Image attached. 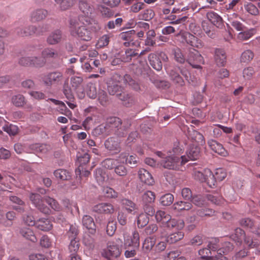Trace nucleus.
Returning a JSON list of instances; mask_svg holds the SVG:
<instances>
[{"label": "nucleus", "mask_w": 260, "mask_h": 260, "mask_svg": "<svg viewBox=\"0 0 260 260\" xmlns=\"http://www.w3.org/2000/svg\"><path fill=\"white\" fill-rule=\"evenodd\" d=\"M88 18L79 16L71 19L69 24V31L71 35L84 41H90L100 27L92 25L87 26L85 22H88Z\"/></svg>", "instance_id": "obj_1"}, {"label": "nucleus", "mask_w": 260, "mask_h": 260, "mask_svg": "<svg viewBox=\"0 0 260 260\" xmlns=\"http://www.w3.org/2000/svg\"><path fill=\"white\" fill-rule=\"evenodd\" d=\"M32 203L41 212L45 214H49L51 210L49 207L43 204L45 201L53 210L59 211L61 210V207L56 200L48 196H45L43 200L41 197L38 193H32L29 197Z\"/></svg>", "instance_id": "obj_2"}, {"label": "nucleus", "mask_w": 260, "mask_h": 260, "mask_svg": "<svg viewBox=\"0 0 260 260\" xmlns=\"http://www.w3.org/2000/svg\"><path fill=\"white\" fill-rule=\"evenodd\" d=\"M156 154L162 158L160 161V166L168 169L178 170L180 166L188 161L185 155H182L180 157L174 155L164 157L165 155L160 151H157Z\"/></svg>", "instance_id": "obj_3"}, {"label": "nucleus", "mask_w": 260, "mask_h": 260, "mask_svg": "<svg viewBox=\"0 0 260 260\" xmlns=\"http://www.w3.org/2000/svg\"><path fill=\"white\" fill-rule=\"evenodd\" d=\"M124 245L127 249L124 252V255L126 258L135 256L137 254V251L140 246V236L137 231L133 233V236L131 238L126 239L124 235Z\"/></svg>", "instance_id": "obj_4"}, {"label": "nucleus", "mask_w": 260, "mask_h": 260, "mask_svg": "<svg viewBox=\"0 0 260 260\" xmlns=\"http://www.w3.org/2000/svg\"><path fill=\"white\" fill-rule=\"evenodd\" d=\"M232 238L237 243L241 244L242 240H244L245 243L250 248H256L260 252V245L257 241H253L249 236H246L244 231L240 229L237 228L235 230L234 234L232 235Z\"/></svg>", "instance_id": "obj_5"}, {"label": "nucleus", "mask_w": 260, "mask_h": 260, "mask_svg": "<svg viewBox=\"0 0 260 260\" xmlns=\"http://www.w3.org/2000/svg\"><path fill=\"white\" fill-rule=\"evenodd\" d=\"M63 78L62 73L55 71L42 74L41 80L44 84L47 86H51L54 84L59 83Z\"/></svg>", "instance_id": "obj_6"}, {"label": "nucleus", "mask_w": 260, "mask_h": 260, "mask_svg": "<svg viewBox=\"0 0 260 260\" xmlns=\"http://www.w3.org/2000/svg\"><path fill=\"white\" fill-rule=\"evenodd\" d=\"M186 60L193 68L196 69H201V64L204 62L203 57L195 49L189 51Z\"/></svg>", "instance_id": "obj_7"}, {"label": "nucleus", "mask_w": 260, "mask_h": 260, "mask_svg": "<svg viewBox=\"0 0 260 260\" xmlns=\"http://www.w3.org/2000/svg\"><path fill=\"white\" fill-rule=\"evenodd\" d=\"M120 253L119 247L114 244H108L107 249H104L101 252L102 256L109 260L118 257Z\"/></svg>", "instance_id": "obj_8"}, {"label": "nucleus", "mask_w": 260, "mask_h": 260, "mask_svg": "<svg viewBox=\"0 0 260 260\" xmlns=\"http://www.w3.org/2000/svg\"><path fill=\"white\" fill-rule=\"evenodd\" d=\"M135 33V30L132 29L120 34L119 38L123 41V45L125 47L140 45L139 42L134 41Z\"/></svg>", "instance_id": "obj_9"}, {"label": "nucleus", "mask_w": 260, "mask_h": 260, "mask_svg": "<svg viewBox=\"0 0 260 260\" xmlns=\"http://www.w3.org/2000/svg\"><path fill=\"white\" fill-rule=\"evenodd\" d=\"M93 211L99 214H112L114 213L115 209L110 203H101L95 205Z\"/></svg>", "instance_id": "obj_10"}, {"label": "nucleus", "mask_w": 260, "mask_h": 260, "mask_svg": "<svg viewBox=\"0 0 260 260\" xmlns=\"http://www.w3.org/2000/svg\"><path fill=\"white\" fill-rule=\"evenodd\" d=\"M48 11L44 9H37L33 10L30 15V21L36 22L44 20L48 15Z\"/></svg>", "instance_id": "obj_11"}, {"label": "nucleus", "mask_w": 260, "mask_h": 260, "mask_svg": "<svg viewBox=\"0 0 260 260\" xmlns=\"http://www.w3.org/2000/svg\"><path fill=\"white\" fill-rule=\"evenodd\" d=\"M138 176L141 181L148 185H153L154 180L148 171L144 169H140L138 171Z\"/></svg>", "instance_id": "obj_12"}, {"label": "nucleus", "mask_w": 260, "mask_h": 260, "mask_svg": "<svg viewBox=\"0 0 260 260\" xmlns=\"http://www.w3.org/2000/svg\"><path fill=\"white\" fill-rule=\"evenodd\" d=\"M183 37L186 42L193 47L201 48L203 46V44L200 39L189 32L184 33Z\"/></svg>", "instance_id": "obj_13"}, {"label": "nucleus", "mask_w": 260, "mask_h": 260, "mask_svg": "<svg viewBox=\"0 0 260 260\" xmlns=\"http://www.w3.org/2000/svg\"><path fill=\"white\" fill-rule=\"evenodd\" d=\"M208 144L210 148L215 152L223 156L228 155V152L223 148V146L217 141L210 140L208 141Z\"/></svg>", "instance_id": "obj_14"}, {"label": "nucleus", "mask_w": 260, "mask_h": 260, "mask_svg": "<svg viewBox=\"0 0 260 260\" xmlns=\"http://www.w3.org/2000/svg\"><path fill=\"white\" fill-rule=\"evenodd\" d=\"M16 32L19 36L27 37L32 35L34 34L37 35H40L37 28L33 25H30L28 27L23 28H18L16 29Z\"/></svg>", "instance_id": "obj_15"}, {"label": "nucleus", "mask_w": 260, "mask_h": 260, "mask_svg": "<svg viewBox=\"0 0 260 260\" xmlns=\"http://www.w3.org/2000/svg\"><path fill=\"white\" fill-rule=\"evenodd\" d=\"M214 58L218 66H224L226 61V55L224 50L221 49H216Z\"/></svg>", "instance_id": "obj_16"}, {"label": "nucleus", "mask_w": 260, "mask_h": 260, "mask_svg": "<svg viewBox=\"0 0 260 260\" xmlns=\"http://www.w3.org/2000/svg\"><path fill=\"white\" fill-rule=\"evenodd\" d=\"M164 227H166L170 230L175 229L181 230L184 227V222L182 219H176L175 218H172L171 217L170 220L167 221Z\"/></svg>", "instance_id": "obj_17"}, {"label": "nucleus", "mask_w": 260, "mask_h": 260, "mask_svg": "<svg viewBox=\"0 0 260 260\" xmlns=\"http://www.w3.org/2000/svg\"><path fill=\"white\" fill-rule=\"evenodd\" d=\"M186 158L189 160H194L198 159L200 156V148L198 146H190L186 152Z\"/></svg>", "instance_id": "obj_18"}, {"label": "nucleus", "mask_w": 260, "mask_h": 260, "mask_svg": "<svg viewBox=\"0 0 260 260\" xmlns=\"http://www.w3.org/2000/svg\"><path fill=\"white\" fill-rule=\"evenodd\" d=\"M240 224L243 227L249 229L251 232L260 237V228L255 229L254 228V222L251 219L249 218H243L240 220Z\"/></svg>", "instance_id": "obj_19"}, {"label": "nucleus", "mask_w": 260, "mask_h": 260, "mask_svg": "<svg viewBox=\"0 0 260 260\" xmlns=\"http://www.w3.org/2000/svg\"><path fill=\"white\" fill-rule=\"evenodd\" d=\"M83 225L89 231V232L93 234L95 233V224L93 218L89 215H84L82 218Z\"/></svg>", "instance_id": "obj_20"}, {"label": "nucleus", "mask_w": 260, "mask_h": 260, "mask_svg": "<svg viewBox=\"0 0 260 260\" xmlns=\"http://www.w3.org/2000/svg\"><path fill=\"white\" fill-rule=\"evenodd\" d=\"M62 204L66 209L70 211L71 214L79 213V209L76 202L65 199L62 201Z\"/></svg>", "instance_id": "obj_21"}, {"label": "nucleus", "mask_w": 260, "mask_h": 260, "mask_svg": "<svg viewBox=\"0 0 260 260\" xmlns=\"http://www.w3.org/2000/svg\"><path fill=\"white\" fill-rule=\"evenodd\" d=\"M108 91L109 94L111 95H119L122 91V87L120 82H109L108 84Z\"/></svg>", "instance_id": "obj_22"}, {"label": "nucleus", "mask_w": 260, "mask_h": 260, "mask_svg": "<svg viewBox=\"0 0 260 260\" xmlns=\"http://www.w3.org/2000/svg\"><path fill=\"white\" fill-rule=\"evenodd\" d=\"M41 55L42 57L43 58L45 61L51 59H55L59 57L58 52L54 49L49 47L43 49Z\"/></svg>", "instance_id": "obj_23"}, {"label": "nucleus", "mask_w": 260, "mask_h": 260, "mask_svg": "<svg viewBox=\"0 0 260 260\" xmlns=\"http://www.w3.org/2000/svg\"><path fill=\"white\" fill-rule=\"evenodd\" d=\"M79 7L82 13L87 16L91 14L93 10V7L88 0H80Z\"/></svg>", "instance_id": "obj_24"}, {"label": "nucleus", "mask_w": 260, "mask_h": 260, "mask_svg": "<svg viewBox=\"0 0 260 260\" xmlns=\"http://www.w3.org/2000/svg\"><path fill=\"white\" fill-rule=\"evenodd\" d=\"M138 158L136 155L128 156L127 153H121L119 156L120 162L125 163L129 165H136L138 162Z\"/></svg>", "instance_id": "obj_25"}, {"label": "nucleus", "mask_w": 260, "mask_h": 260, "mask_svg": "<svg viewBox=\"0 0 260 260\" xmlns=\"http://www.w3.org/2000/svg\"><path fill=\"white\" fill-rule=\"evenodd\" d=\"M62 34L60 30H55L52 32L47 39V43L50 45H55L60 42Z\"/></svg>", "instance_id": "obj_26"}, {"label": "nucleus", "mask_w": 260, "mask_h": 260, "mask_svg": "<svg viewBox=\"0 0 260 260\" xmlns=\"http://www.w3.org/2000/svg\"><path fill=\"white\" fill-rule=\"evenodd\" d=\"M155 217L157 222L165 226L167 221L170 220L171 215L164 211L158 210L155 214Z\"/></svg>", "instance_id": "obj_27"}, {"label": "nucleus", "mask_w": 260, "mask_h": 260, "mask_svg": "<svg viewBox=\"0 0 260 260\" xmlns=\"http://www.w3.org/2000/svg\"><path fill=\"white\" fill-rule=\"evenodd\" d=\"M20 234L26 239L30 240L32 242H36L37 239L34 233V231L29 228H22L20 229Z\"/></svg>", "instance_id": "obj_28"}, {"label": "nucleus", "mask_w": 260, "mask_h": 260, "mask_svg": "<svg viewBox=\"0 0 260 260\" xmlns=\"http://www.w3.org/2000/svg\"><path fill=\"white\" fill-rule=\"evenodd\" d=\"M179 69L177 68L172 70L170 72V77L174 83L182 86L184 85V81L179 75Z\"/></svg>", "instance_id": "obj_29"}, {"label": "nucleus", "mask_w": 260, "mask_h": 260, "mask_svg": "<svg viewBox=\"0 0 260 260\" xmlns=\"http://www.w3.org/2000/svg\"><path fill=\"white\" fill-rule=\"evenodd\" d=\"M36 227L43 231H48L52 228V224L49 219L41 218L36 221Z\"/></svg>", "instance_id": "obj_30"}, {"label": "nucleus", "mask_w": 260, "mask_h": 260, "mask_svg": "<svg viewBox=\"0 0 260 260\" xmlns=\"http://www.w3.org/2000/svg\"><path fill=\"white\" fill-rule=\"evenodd\" d=\"M225 248H221L217 250V253L218 255L215 256L214 258L215 260H226V257L223 256L227 254L231 249H233V245L230 242L225 243Z\"/></svg>", "instance_id": "obj_31"}, {"label": "nucleus", "mask_w": 260, "mask_h": 260, "mask_svg": "<svg viewBox=\"0 0 260 260\" xmlns=\"http://www.w3.org/2000/svg\"><path fill=\"white\" fill-rule=\"evenodd\" d=\"M117 97L126 107H131L135 103V99L133 96L125 92H122Z\"/></svg>", "instance_id": "obj_32"}, {"label": "nucleus", "mask_w": 260, "mask_h": 260, "mask_svg": "<svg viewBox=\"0 0 260 260\" xmlns=\"http://www.w3.org/2000/svg\"><path fill=\"white\" fill-rule=\"evenodd\" d=\"M105 147L109 151H114L115 153L120 151L119 143L113 138H109L105 142Z\"/></svg>", "instance_id": "obj_33"}, {"label": "nucleus", "mask_w": 260, "mask_h": 260, "mask_svg": "<svg viewBox=\"0 0 260 260\" xmlns=\"http://www.w3.org/2000/svg\"><path fill=\"white\" fill-rule=\"evenodd\" d=\"M207 17L212 24L217 27L220 26L222 23V19L221 17L213 11L208 12L207 14Z\"/></svg>", "instance_id": "obj_34"}, {"label": "nucleus", "mask_w": 260, "mask_h": 260, "mask_svg": "<svg viewBox=\"0 0 260 260\" xmlns=\"http://www.w3.org/2000/svg\"><path fill=\"white\" fill-rule=\"evenodd\" d=\"M120 203L128 213H132L137 209L136 204L130 200L122 199L120 201Z\"/></svg>", "instance_id": "obj_35"}, {"label": "nucleus", "mask_w": 260, "mask_h": 260, "mask_svg": "<svg viewBox=\"0 0 260 260\" xmlns=\"http://www.w3.org/2000/svg\"><path fill=\"white\" fill-rule=\"evenodd\" d=\"M205 179L204 182H206L208 185L210 187H213L216 185V179L211 171L209 169H205Z\"/></svg>", "instance_id": "obj_36"}, {"label": "nucleus", "mask_w": 260, "mask_h": 260, "mask_svg": "<svg viewBox=\"0 0 260 260\" xmlns=\"http://www.w3.org/2000/svg\"><path fill=\"white\" fill-rule=\"evenodd\" d=\"M192 208V204L189 202L179 201L176 202L173 205L174 210L180 212L184 210H189Z\"/></svg>", "instance_id": "obj_37"}, {"label": "nucleus", "mask_w": 260, "mask_h": 260, "mask_svg": "<svg viewBox=\"0 0 260 260\" xmlns=\"http://www.w3.org/2000/svg\"><path fill=\"white\" fill-rule=\"evenodd\" d=\"M77 163L79 166L76 170V173L79 172L81 174V171H82V165L87 164L90 160V156L87 153H84L82 156L78 155Z\"/></svg>", "instance_id": "obj_38"}, {"label": "nucleus", "mask_w": 260, "mask_h": 260, "mask_svg": "<svg viewBox=\"0 0 260 260\" xmlns=\"http://www.w3.org/2000/svg\"><path fill=\"white\" fill-rule=\"evenodd\" d=\"M59 5L61 10L65 11L72 7L77 3V0H54Z\"/></svg>", "instance_id": "obj_39"}, {"label": "nucleus", "mask_w": 260, "mask_h": 260, "mask_svg": "<svg viewBox=\"0 0 260 260\" xmlns=\"http://www.w3.org/2000/svg\"><path fill=\"white\" fill-rule=\"evenodd\" d=\"M10 200L13 203L18 204L17 206H14V209L19 212L22 213L25 211V204L23 201L16 196H10Z\"/></svg>", "instance_id": "obj_40"}, {"label": "nucleus", "mask_w": 260, "mask_h": 260, "mask_svg": "<svg viewBox=\"0 0 260 260\" xmlns=\"http://www.w3.org/2000/svg\"><path fill=\"white\" fill-rule=\"evenodd\" d=\"M256 33L255 28H250L247 30H243L239 32L237 39L240 41H246L251 38Z\"/></svg>", "instance_id": "obj_41"}, {"label": "nucleus", "mask_w": 260, "mask_h": 260, "mask_svg": "<svg viewBox=\"0 0 260 260\" xmlns=\"http://www.w3.org/2000/svg\"><path fill=\"white\" fill-rule=\"evenodd\" d=\"M184 236V233L181 231H179L170 234L169 236L166 237V240L168 243L172 244L176 243L178 241L182 239Z\"/></svg>", "instance_id": "obj_42"}, {"label": "nucleus", "mask_w": 260, "mask_h": 260, "mask_svg": "<svg viewBox=\"0 0 260 260\" xmlns=\"http://www.w3.org/2000/svg\"><path fill=\"white\" fill-rule=\"evenodd\" d=\"M98 9L103 18L109 19L114 16V12L110 8L103 5H99Z\"/></svg>", "instance_id": "obj_43"}, {"label": "nucleus", "mask_w": 260, "mask_h": 260, "mask_svg": "<svg viewBox=\"0 0 260 260\" xmlns=\"http://www.w3.org/2000/svg\"><path fill=\"white\" fill-rule=\"evenodd\" d=\"M31 149L37 153L46 154L50 149V146L44 144H35L31 146Z\"/></svg>", "instance_id": "obj_44"}, {"label": "nucleus", "mask_w": 260, "mask_h": 260, "mask_svg": "<svg viewBox=\"0 0 260 260\" xmlns=\"http://www.w3.org/2000/svg\"><path fill=\"white\" fill-rule=\"evenodd\" d=\"M155 242V239L154 238L151 237L146 238L142 245L143 250L146 252L150 251L154 247Z\"/></svg>", "instance_id": "obj_45"}, {"label": "nucleus", "mask_w": 260, "mask_h": 260, "mask_svg": "<svg viewBox=\"0 0 260 260\" xmlns=\"http://www.w3.org/2000/svg\"><path fill=\"white\" fill-rule=\"evenodd\" d=\"M254 56V54L252 50H246L241 54L240 61L241 62L248 63L252 60Z\"/></svg>", "instance_id": "obj_46"}, {"label": "nucleus", "mask_w": 260, "mask_h": 260, "mask_svg": "<svg viewBox=\"0 0 260 260\" xmlns=\"http://www.w3.org/2000/svg\"><path fill=\"white\" fill-rule=\"evenodd\" d=\"M54 175L56 178L61 180H68L71 178V174L64 169H58L54 172Z\"/></svg>", "instance_id": "obj_47"}, {"label": "nucleus", "mask_w": 260, "mask_h": 260, "mask_svg": "<svg viewBox=\"0 0 260 260\" xmlns=\"http://www.w3.org/2000/svg\"><path fill=\"white\" fill-rule=\"evenodd\" d=\"M110 34L104 35L101 37L96 44V48H102L108 46L110 42Z\"/></svg>", "instance_id": "obj_48"}, {"label": "nucleus", "mask_w": 260, "mask_h": 260, "mask_svg": "<svg viewBox=\"0 0 260 260\" xmlns=\"http://www.w3.org/2000/svg\"><path fill=\"white\" fill-rule=\"evenodd\" d=\"M196 213L201 217H210L215 215V211L210 208H201L198 209Z\"/></svg>", "instance_id": "obj_49"}, {"label": "nucleus", "mask_w": 260, "mask_h": 260, "mask_svg": "<svg viewBox=\"0 0 260 260\" xmlns=\"http://www.w3.org/2000/svg\"><path fill=\"white\" fill-rule=\"evenodd\" d=\"M12 102L14 105L18 107H21L26 104L25 97L22 94L13 96L12 98Z\"/></svg>", "instance_id": "obj_50"}, {"label": "nucleus", "mask_w": 260, "mask_h": 260, "mask_svg": "<svg viewBox=\"0 0 260 260\" xmlns=\"http://www.w3.org/2000/svg\"><path fill=\"white\" fill-rule=\"evenodd\" d=\"M124 82L126 84H128L132 88L136 90L140 89L139 84L136 82L130 75H125L123 77Z\"/></svg>", "instance_id": "obj_51"}, {"label": "nucleus", "mask_w": 260, "mask_h": 260, "mask_svg": "<svg viewBox=\"0 0 260 260\" xmlns=\"http://www.w3.org/2000/svg\"><path fill=\"white\" fill-rule=\"evenodd\" d=\"M149 222V218L144 213L140 214L137 218V224L139 228H142Z\"/></svg>", "instance_id": "obj_52"}, {"label": "nucleus", "mask_w": 260, "mask_h": 260, "mask_svg": "<svg viewBox=\"0 0 260 260\" xmlns=\"http://www.w3.org/2000/svg\"><path fill=\"white\" fill-rule=\"evenodd\" d=\"M174 201V196L171 193H167L161 196L160 199V202L163 206H169L171 205Z\"/></svg>", "instance_id": "obj_53"}, {"label": "nucleus", "mask_w": 260, "mask_h": 260, "mask_svg": "<svg viewBox=\"0 0 260 260\" xmlns=\"http://www.w3.org/2000/svg\"><path fill=\"white\" fill-rule=\"evenodd\" d=\"M155 199L154 192L151 191H146L142 196V200L146 204L154 202Z\"/></svg>", "instance_id": "obj_54"}, {"label": "nucleus", "mask_w": 260, "mask_h": 260, "mask_svg": "<svg viewBox=\"0 0 260 260\" xmlns=\"http://www.w3.org/2000/svg\"><path fill=\"white\" fill-rule=\"evenodd\" d=\"M103 192L105 196L109 199H116L118 197V192L112 188L106 187L103 188Z\"/></svg>", "instance_id": "obj_55"}, {"label": "nucleus", "mask_w": 260, "mask_h": 260, "mask_svg": "<svg viewBox=\"0 0 260 260\" xmlns=\"http://www.w3.org/2000/svg\"><path fill=\"white\" fill-rule=\"evenodd\" d=\"M86 93L89 98L95 99L96 97L97 92L95 85L93 83H89L87 85Z\"/></svg>", "instance_id": "obj_56"}, {"label": "nucleus", "mask_w": 260, "mask_h": 260, "mask_svg": "<svg viewBox=\"0 0 260 260\" xmlns=\"http://www.w3.org/2000/svg\"><path fill=\"white\" fill-rule=\"evenodd\" d=\"M105 175V174L103 173L102 169H98L96 170L95 172V177L99 185H102L104 184L106 179Z\"/></svg>", "instance_id": "obj_57"}, {"label": "nucleus", "mask_w": 260, "mask_h": 260, "mask_svg": "<svg viewBox=\"0 0 260 260\" xmlns=\"http://www.w3.org/2000/svg\"><path fill=\"white\" fill-rule=\"evenodd\" d=\"M119 161V158L118 159H113L112 158H107L102 162V165L106 169L111 170L115 168L116 162Z\"/></svg>", "instance_id": "obj_58"}, {"label": "nucleus", "mask_w": 260, "mask_h": 260, "mask_svg": "<svg viewBox=\"0 0 260 260\" xmlns=\"http://www.w3.org/2000/svg\"><path fill=\"white\" fill-rule=\"evenodd\" d=\"M122 22V19L121 18H118L115 21H109L105 26L106 29H114L116 26L119 27L121 25Z\"/></svg>", "instance_id": "obj_59"}, {"label": "nucleus", "mask_w": 260, "mask_h": 260, "mask_svg": "<svg viewBox=\"0 0 260 260\" xmlns=\"http://www.w3.org/2000/svg\"><path fill=\"white\" fill-rule=\"evenodd\" d=\"M154 16V13L151 9H147L143 11L139 15L142 19L148 21L151 19Z\"/></svg>", "instance_id": "obj_60"}, {"label": "nucleus", "mask_w": 260, "mask_h": 260, "mask_svg": "<svg viewBox=\"0 0 260 260\" xmlns=\"http://www.w3.org/2000/svg\"><path fill=\"white\" fill-rule=\"evenodd\" d=\"M83 79L81 77L74 76L71 78V84L75 90L81 87Z\"/></svg>", "instance_id": "obj_61"}, {"label": "nucleus", "mask_w": 260, "mask_h": 260, "mask_svg": "<svg viewBox=\"0 0 260 260\" xmlns=\"http://www.w3.org/2000/svg\"><path fill=\"white\" fill-rule=\"evenodd\" d=\"M211 252L208 248H204L199 251V254L201 256V258L203 259L210 260L213 259L210 256Z\"/></svg>", "instance_id": "obj_62"}, {"label": "nucleus", "mask_w": 260, "mask_h": 260, "mask_svg": "<svg viewBox=\"0 0 260 260\" xmlns=\"http://www.w3.org/2000/svg\"><path fill=\"white\" fill-rule=\"evenodd\" d=\"M63 93L66 98L70 101L74 99V95L72 93L70 87L69 86L68 82H65L63 86Z\"/></svg>", "instance_id": "obj_63"}, {"label": "nucleus", "mask_w": 260, "mask_h": 260, "mask_svg": "<svg viewBox=\"0 0 260 260\" xmlns=\"http://www.w3.org/2000/svg\"><path fill=\"white\" fill-rule=\"evenodd\" d=\"M3 129L10 136H15L18 133L17 126L13 124H10L9 125H6L4 126L3 127Z\"/></svg>", "instance_id": "obj_64"}]
</instances>
